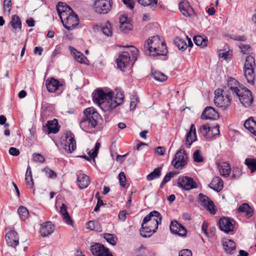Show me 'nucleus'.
Listing matches in <instances>:
<instances>
[{"label":"nucleus","mask_w":256,"mask_h":256,"mask_svg":"<svg viewBox=\"0 0 256 256\" xmlns=\"http://www.w3.org/2000/svg\"><path fill=\"white\" fill-rule=\"evenodd\" d=\"M162 220V216L160 212L156 210L150 212L143 220L140 230V235L144 238H150L156 232Z\"/></svg>","instance_id":"nucleus-1"},{"label":"nucleus","mask_w":256,"mask_h":256,"mask_svg":"<svg viewBox=\"0 0 256 256\" xmlns=\"http://www.w3.org/2000/svg\"><path fill=\"white\" fill-rule=\"evenodd\" d=\"M144 50L147 55L153 58L166 56L168 52L164 41L158 36L148 39L144 44Z\"/></svg>","instance_id":"nucleus-2"},{"label":"nucleus","mask_w":256,"mask_h":256,"mask_svg":"<svg viewBox=\"0 0 256 256\" xmlns=\"http://www.w3.org/2000/svg\"><path fill=\"white\" fill-rule=\"evenodd\" d=\"M84 114V116L80 122V126L84 131L91 132L98 124L99 114L92 107L86 108Z\"/></svg>","instance_id":"nucleus-3"},{"label":"nucleus","mask_w":256,"mask_h":256,"mask_svg":"<svg viewBox=\"0 0 256 256\" xmlns=\"http://www.w3.org/2000/svg\"><path fill=\"white\" fill-rule=\"evenodd\" d=\"M111 98V92H104L102 89L98 88L92 93V100L96 104H98L102 110L105 113L104 116H109V110H105L102 107V104L110 102Z\"/></svg>","instance_id":"nucleus-4"},{"label":"nucleus","mask_w":256,"mask_h":256,"mask_svg":"<svg viewBox=\"0 0 256 256\" xmlns=\"http://www.w3.org/2000/svg\"><path fill=\"white\" fill-rule=\"evenodd\" d=\"M256 68V64L254 58L248 56L246 58L244 64V75L248 82L253 84L255 78L254 68Z\"/></svg>","instance_id":"nucleus-5"},{"label":"nucleus","mask_w":256,"mask_h":256,"mask_svg":"<svg viewBox=\"0 0 256 256\" xmlns=\"http://www.w3.org/2000/svg\"><path fill=\"white\" fill-rule=\"evenodd\" d=\"M214 94V102L216 106L222 110H226L230 106L231 100L224 90H216Z\"/></svg>","instance_id":"nucleus-6"},{"label":"nucleus","mask_w":256,"mask_h":256,"mask_svg":"<svg viewBox=\"0 0 256 256\" xmlns=\"http://www.w3.org/2000/svg\"><path fill=\"white\" fill-rule=\"evenodd\" d=\"M188 156L184 149L178 150L174 158L172 161V165L177 170H180L186 164Z\"/></svg>","instance_id":"nucleus-7"},{"label":"nucleus","mask_w":256,"mask_h":256,"mask_svg":"<svg viewBox=\"0 0 256 256\" xmlns=\"http://www.w3.org/2000/svg\"><path fill=\"white\" fill-rule=\"evenodd\" d=\"M113 98L112 92H111V98L110 102H108L107 103L104 102L102 104V108L105 110H109V116L112 113L113 110L122 103L124 96L122 92L117 93L114 97V100H113Z\"/></svg>","instance_id":"nucleus-8"},{"label":"nucleus","mask_w":256,"mask_h":256,"mask_svg":"<svg viewBox=\"0 0 256 256\" xmlns=\"http://www.w3.org/2000/svg\"><path fill=\"white\" fill-rule=\"evenodd\" d=\"M64 26L68 30H72L78 24L79 19L78 16L74 13L70 12L66 15H64L60 18Z\"/></svg>","instance_id":"nucleus-9"},{"label":"nucleus","mask_w":256,"mask_h":256,"mask_svg":"<svg viewBox=\"0 0 256 256\" xmlns=\"http://www.w3.org/2000/svg\"><path fill=\"white\" fill-rule=\"evenodd\" d=\"M234 96L238 97L242 104L245 107L250 106L253 102L251 92L246 88L242 87L240 88Z\"/></svg>","instance_id":"nucleus-10"},{"label":"nucleus","mask_w":256,"mask_h":256,"mask_svg":"<svg viewBox=\"0 0 256 256\" xmlns=\"http://www.w3.org/2000/svg\"><path fill=\"white\" fill-rule=\"evenodd\" d=\"M234 96L238 97L242 104L245 107L250 106L253 102L251 92L246 88L242 87L240 88Z\"/></svg>","instance_id":"nucleus-11"},{"label":"nucleus","mask_w":256,"mask_h":256,"mask_svg":"<svg viewBox=\"0 0 256 256\" xmlns=\"http://www.w3.org/2000/svg\"><path fill=\"white\" fill-rule=\"evenodd\" d=\"M116 62L118 68L124 72L130 69L132 65L130 54L128 52H123L120 54Z\"/></svg>","instance_id":"nucleus-12"},{"label":"nucleus","mask_w":256,"mask_h":256,"mask_svg":"<svg viewBox=\"0 0 256 256\" xmlns=\"http://www.w3.org/2000/svg\"><path fill=\"white\" fill-rule=\"evenodd\" d=\"M178 186L185 190L197 188L198 186L194 180L188 176H180L178 180Z\"/></svg>","instance_id":"nucleus-13"},{"label":"nucleus","mask_w":256,"mask_h":256,"mask_svg":"<svg viewBox=\"0 0 256 256\" xmlns=\"http://www.w3.org/2000/svg\"><path fill=\"white\" fill-rule=\"evenodd\" d=\"M112 4L111 0H96L94 4V8L98 14H106L111 10Z\"/></svg>","instance_id":"nucleus-14"},{"label":"nucleus","mask_w":256,"mask_h":256,"mask_svg":"<svg viewBox=\"0 0 256 256\" xmlns=\"http://www.w3.org/2000/svg\"><path fill=\"white\" fill-rule=\"evenodd\" d=\"M64 148L68 154L72 153L76 149L74 136L71 132H67L66 133Z\"/></svg>","instance_id":"nucleus-15"},{"label":"nucleus","mask_w":256,"mask_h":256,"mask_svg":"<svg viewBox=\"0 0 256 256\" xmlns=\"http://www.w3.org/2000/svg\"><path fill=\"white\" fill-rule=\"evenodd\" d=\"M199 202L200 205L206 209L211 214H214L216 212L215 206L212 200L208 196L202 194H198Z\"/></svg>","instance_id":"nucleus-16"},{"label":"nucleus","mask_w":256,"mask_h":256,"mask_svg":"<svg viewBox=\"0 0 256 256\" xmlns=\"http://www.w3.org/2000/svg\"><path fill=\"white\" fill-rule=\"evenodd\" d=\"M235 222L228 217H222L219 220L220 230L226 233L232 232L234 228Z\"/></svg>","instance_id":"nucleus-17"},{"label":"nucleus","mask_w":256,"mask_h":256,"mask_svg":"<svg viewBox=\"0 0 256 256\" xmlns=\"http://www.w3.org/2000/svg\"><path fill=\"white\" fill-rule=\"evenodd\" d=\"M90 250L94 256H112L110 252L109 249L105 248L104 245L96 243L90 246Z\"/></svg>","instance_id":"nucleus-18"},{"label":"nucleus","mask_w":256,"mask_h":256,"mask_svg":"<svg viewBox=\"0 0 256 256\" xmlns=\"http://www.w3.org/2000/svg\"><path fill=\"white\" fill-rule=\"evenodd\" d=\"M170 230L172 233L181 236H186L187 233L186 228L176 220L171 222Z\"/></svg>","instance_id":"nucleus-19"},{"label":"nucleus","mask_w":256,"mask_h":256,"mask_svg":"<svg viewBox=\"0 0 256 256\" xmlns=\"http://www.w3.org/2000/svg\"><path fill=\"white\" fill-rule=\"evenodd\" d=\"M219 118L218 112L212 106H207L204 110L201 118L203 120H216Z\"/></svg>","instance_id":"nucleus-20"},{"label":"nucleus","mask_w":256,"mask_h":256,"mask_svg":"<svg viewBox=\"0 0 256 256\" xmlns=\"http://www.w3.org/2000/svg\"><path fill=\"white\" fill-rule=\"evenodd\" d=\"M5 238L8 244L10 246L16 247L19 244L18 234L14 230H10L6 234Z\"/></svg>","instance_id":"nucleus-21"},{"label":"nucleus","mask_w":256,"mask_h":256,"mask_svg":"<svg viewBox=\"0 0 256 256\" xmlns=\"http://www.w3.org/2000/svg\"><path fill=\"white\" fill-rule=\"evenodd\" d=\"M54 228V225L52 222H46L41 224L40 232L42 236L46 237L52 234Z\"/></svg>","instance_id":"nucleus-22"},{"label":"nucleus","mask_w":256,"mask_h":256,"mask_svg":"<svg viewBox=\"0 0 256 256\" xmlns=\"http://www.w3.org/2000/svg\"><path fill=\"white\" fill-rule=\"evenodd\" d=\"M227 84L228 88L231 91L232 93L234 96L242 87L240 84V83L235 78L230 77L228 78Z\"/></svg>","instance_id":"nucleus-23"},{"label":"nucleus","mask_w":256,"mask_h":256,"mask_svg":"<svg viewBox=\"0 0 256 256\" xmlns=\"http://www.w3.org/2000/svg\"><path fill=\"white\" fill-rule=\"evenodd\" d=\"M56 10L60 18H62L64 15H66L70 12H72L73 10L70 7L64 2H59L56 6Z\"/></svg>","instance_id":"nucleus-24"},{"label":"nucleus","mask_w":256,"mask_h":256,"mask_svg":"<svg viewBox=\"0 0 256 256\" xmlns=\"http://www.w3.org/2000/svg\"><path fill=\"white\" fill-rule=\"evenodd\" d=\"M46 128V131L48 134L52 133H58L60 128V126L58 124V122L56 119H54L52 120H48L45 127Z\"/></svg>","instance_id":"nucleus-25"},{"label":"nucleus","mask_w":256,"mask_h":256,"mask_svg":"<svg viewBox=\"0 0 256 256\" xmlns=\"http://www.w3.org/2000/svg\"><path fill=\"white\" fill-rule=\"evenodd\" d=\"M76 181L78 185L81 189L86 188L90 182L89 177L84 174H78Z\"/></svg>","instance_id":"nucleus-26"},{"label":"nucleus","mask_w":256,"mask_h":256,"mask_svg":"<svg viewBox=\"0 0 256 256\" xmlns=\"http://www.w3.org/2000/svg\"><path fill=\"white\" fill-rule=\"evenodd\" d=\"M46 84L47 90L50 92H55L61 86L59 81L54 78L47 80Z\"/></svg>","instance_id":"nucleus-27"},{"label":"nucleus","mask_w":256,"mask_h":256,"mask_svg":"<svg viewBox=\"0 0 256 256\" xmlns=\"http://www.w3.org/2000/svg\"><path fill=\"white\" fill-rule=\"evenodd\" d=\"M222 243L223 247L227 253L232 254L234 252L236 244L232 240L225 239L222 240Z\"/></svg>","instance_id":"nucleus-28"},{"label":"nucleus","mask_w":256,"mask_h":256,"mask_svg":"<svg viewBox=\"0 0 256 256\" xmlns=\"http://www.w3.org/2000/svg\"><path fill=\"white\" fill-rule=\"evenodd\" d=\"M120 30L124 32H127L132 28V25L126 16H122L120 18Z\"/></svg>","instance_id":"nucleus-29"},{"label":"nucleus","mask_w":256,"mask_h":256,"mask_svg":"<svg viewBox=\"0 0 256 256\" xmlns=\"http://www.w3.org/2000/svg\"><path fill=\"white\" fill-rule=\"evenodd\" d=\"M209 187L214 190L219 192L223 188V182L220 177H214L210 184Z\"/></svg>","instance_id":"nucleus-30"},{"label":"nucleus","mask_w":256,"mask_h":256,"mask_svg":"<svg viewBox=\"0 0 256 256\" xmlns=\"http://www.w3.org/2000/svg\"><path fill=\"white\" fill-rule=\"evenodd\" d=\"M196 140V128L194 124L190 125V131L186 134V144L190 146Z\"/></svg>","instance_id":"nucleus-31"},{"label":"nucleus","mask_w":256,"mask_h":256,"mask_svg":"<svg viewBox=\"0 0 256 256\" xmlns=\"http://www.w3.org/2000/svg\"><path fill=\"white\" fill-rule=\"evenodd\" d=\"M238 212L244 213L246 218H249L253 215L252 208L246 203L241 204L238 208Z\"/></svg>","instance_id":"nucleus-32"},{"label":"nucleus","mask_w":256,"mask_h":256,"mask_svg":"<svg viewBox=\"0 0 256 256\" xmlns=\"http://www.w3.org/2000/svg\"><path fill=\"white\" fill-rule=\"evenodd\" d=\"M244 126L246 129L256 136V122L253 118H250L247 120L244 123Z\"/></svg>","instance_id":"nucleus-33"},{"label":"nucleus","mask_w":256,"mask_h":256,"mask_svg":"<svg viewBox=\"0 0 256 256\" xmlns=\"http://www.w3.org/2000/svg\"><path fill=\"white\" fill-rule=\"evenodd\" d=\"M189 3L186 1H181L179 4V9L182 15L186 17L190 16L188 10L190 8Z\"/></svg>","instance_id":"nucleus-34"},{"label":"nucleus","mask_w":256,"mask_h":256,"mask_svg":"<svg viewBox=\"0 0 256 256\" xmlns=\"http://www.w3.org/2000/svg\"><path fill=\"white\" fill-rule=\"evenodd\" d=\"M219 170L222 176L228 177L231 172L230 166L228 162H224L220 166Z\"/></svg>","instance_id":"nucleus-35"},{"label":"nucleus","mask_w":256,"mask_h":256,"mask_svg":"<svg viewBox=\"0 0 256 256\" xmlns=\"http://www.w3.org/2000/svg\"><path fill=\"white\" fill-rule=\"evenodd\" d=\"M174 44L180 50L182 51L186 50L188 48L186 41L179 37L174 38Z\"/></svg>","instance_id":"nucleus-36"},{"label":"nucleus","mask_w":256,"mask_h":256,"mask_svg":"<svg viewBox=\"0 0 256 256\" xmlns=\"http://www.w3.org/2000/svg\"><path fill=\"white\" fill-rule=\"evenodd\" d=\"M244 164L250 170L251 173H253L256 170V158H246L245 160Z\"/></svg>","instance_id":"nucleus-37"},{"label":"nucleus","mask_w":256,"mask_h":256,"mask_svg":"<svg viewBox=\"0 0 256 256\" xmlns=\"http://www.w3.org/2000/svg\"><path fill=\"white\" fill-rule=\"evenodd\" d=\"M10 24L14 28H18L20 30L22 28V22L20 17L17 15H14L11 20Z\"/></svg>","instance_id":"nucleus-38"},{"label":"nucleus","mask_w":256,"mask_h":256,"mask_svg":"<svg viewBox=\"0 0 256 256\" xmlns=\"http://www.w3.org/2000/svg\"><path fill=\"white\" fill-rule=\"evenodd\" d=\"M152 76L155 80L162 82L167 79V76L163 73L158 71H154L152 72Z\"/></svg>","instance_id":"nucleus-39"},{"label":"nucleus","mask_w":256,"mask_h":256,"mask_svg":"<svg viewBox=\"0 0 256 256\" xmlns=\"http://www.w3.org/2000/svg\"><path fill=\"white\" fill-rule=\"evenodd\" d=\"M161 168H156L153 172L146 176L147 180L150 181L159 178L161 174Z\"/></svg>","instance_id":"nucleus-40"},{"label":"nucleus","mask_w":256,"mask_h":256,"mask_svg":"<svg viewBox=\"0 0 256 256\" xmlns=\"http://www.w3.org/2000/svg\"><path fill=\"white\" fill-rule=\"evenodd\" d=\"M102 31L106 36H112V24L110 22H106L102 28Z\"/></svg>","instance_id":"nucleus-41"},{"label":"nucleus","mask_w":256,"mask_h":256,"mask_svg":"<svg viewBox=\"0 0 256 256\" xmlns=\"http://www.w3.org/2000/svg\"><path fill=\"white\" fill-rule=\"evenodd\" d=\"M194 41L195 44L202 47L206 46L208 44V40L200 36H196L194 38Z\"/></svg>","instance_id":"nucleus-42"},{"label":"nucleus","mask_w":256,"mask_h":256,"mask_svg":"<svg viewBox=\"0 0 256 256\" xmlns=\"http://www.w3.org/2000/svg\"><path fill=\"white\" fill-rule=\"evenodd\" d=\"M18 212L22 220H24L28 216L29 213L28 209L23 206H20L18 210Z\"/></svg>","instance_id":"nucleus-43"},{"label":"nucleus","mask_w":256,"mask_h":256,"mask_svg":"<svg viewBox=\"0 0 256 256\" xmlns=\"http://www.w3.org/2000/svg\"><path fill=\"white\" fill-rule=\"evenodd\" d=\"M104 238L107 242L112 246H115L116 244L117 238L116 236L113 234H106L104 235Z\"/></svg>","instance_id":"nucleus-44"},{"label":"nucleus","mask_w":256,"mask_h":256,"mask_svg":"<svg viewBox=\"0 0 256 256\" xmlns=\"http://www.w3.org/2000/svg\"><path fill=\"white\" fill-rule=\"evenodd\" d=\"M100 144L98 142H96L95 144L94 148L92 150V152H88V155L90 157V158L94 160L95 158H96L98 156V150L100 148Z\"/></svg>","instance_id":"nucleus-45"},{"label":"nucleus","mask_w":256,"mask_h":256,"mask_svg":"<svg viewBox=\"0 0 256 256\" xmlns=\"http://www.w3.org/2000/svg\"><path fill=\"white\" fill-rule=\"evenodd\" d=\"M200 132L204 137H207L208 133L210 132V128L208 125L204 124L200 127Z\"/></svg>","instance_id":"nucleus-46"},{"label":"nucleus","mask_w":256,"mask_h":256,"mask_svg":"<svg viewBox=\"0 0 256 256\" xmlns=\"http://www.w3.org/2000/svg\"><path fill=\"white\" fill-rule=\"evenodd\" d=\"M126 46L130 48V52L132 53V58L134 60V62H135L138 58V50L134 46Z\"/></svg>","instance_id":"nucleus-47"},{"label":"nucleus","mask_w":256,"mask_h":256,"mask_svg":"<svg viewBox=\"0 0 256 256\" xmlns=\"http://www.w3.org/2000/svg\"><path fill=\"white\" fill-rule=\"evenodd\" d=\"M242 170L238 168H234L232 169V177L234 179L238 178L242 175Z\"/></svg>","instance_id":"nucleus-48"},{"label":"nucleus","mask_w":256,"mask_h":256,"mask_svg":"<svg viewBox=\"0 0 256 256\" xmlns=\"http://www.w3.org/2000/svg\"><path fill=\"white\" fill-rule=\"evenodd\" d=\"M193 158L194 161L197 162H202L204 160V158L200 154V152L199 150H196L194 152Z\"/></svg>","instance_id":"nucleus-49"},{"label":"nucleus","mask_w":256,"mask_h":256,"mask_svg":"<svg viewBox=\"0 0 256 256\" xmlns=\"http://www.w3.org/2000/svg\"><path fill=\"white\" fill-rule=\"evenodd\" d=\"M43 172H44L48 177L50 178H55L57 176L56 172L48 168H44Z\"/></svg>","instance_id":"nucleus-50"},{"label":"nucleus","mask_w":256,"mask_h":256,"mask_svg":"<svg viewBox=\"0 0 256 256\" xmlns=\"http://www.w3.org/2000/svg\"><path fill=\"white\" fill-rule=\"evenodd\" d=\"M75 60L81 64H85L86 58L81 52H78L74 56Z\"/></svg>","instance_id":"nucleus-51"},{"label":"nucleus","mask_w":256,"mask_h":256,"mask_svg":"<svg viewBox=\"0 0 256 256\" xmlns=\"http://www.w3.org/2000/svg\"><path fill=\"white\" fill-rule=\"evenodd\" d=\"M130 108L131 110H134L139 102V100L137 96H132L130 98Z\"/></svg>","instance_id":"nucleus-52"},{"label":"nucleus","mask_w":256,"mask_h":256,"mask_svg":"<svg viewBox=\"0 0 256 256\" xmlns=\"http://www.w3.org/2000/svg\"><path fill=\"white\" fill-rule=\"evenodd\" d=\"M144 2H146L148 4L142 5L144 6H150V8L154 10L157 6L158 0H144Z\"/></svg>","instance_id":"nucleus-53"},{"label":"nucleus","mask_w":256,"mask_h":256,"mask_svg":"<svg viewBox=\"0 0 256 256\" xmlns=\"http://www.w3.org/2000/svg\"><path fill=\"white\" fill-rule=\"evenodd\" d=\"M118 178L120 181V184L121 186L124 187L126 186V177L125 174L122 172L119 174Z\"/></svg>","instance_id":"nucleus-54"},{"label":"nucleus","mask_w":256,"mask_h":256,"mask_svg":"<svg viewBox=\"0 0 256 256\" xmlns=\"http://www.w3.org/2000/svg\"><path fill=\"white\" fill-rule=\"evenodd\" d=\"M33 159L36 162L43 163L45 161L44 158L40 154H33Z\"/></svg>","instance_id":"nucleus-55"},{"label":"nucleus","mask_w":256,"mask_h":256,"mask_svg":"<svg viewBox=\"0 0 256 256\" xmlns=\"http://www.w3.org/2000/svg\"><path fill=\"white\" fill-rule=\"evenodd\" d=\"M12 6L11 0H4V8L6 11L10 12L12 9Z\"/></svg>","instance_id":"nucleus-56"},{"label":"nucleus","mask_w":256,"mask_h":256,"mask_svg":"<svg viewBox=\"0 0 256 256\" xmlns=\"http://www.w3.org/2000/svg\"><path fill=\"white\" fill-rule=\"evenodd\" d=\"M98 224H99L98 222L90 220L87 222L86 226L88 229H90V230H94L95 229L96 226H98Z\"/></svg>","instance_id":"nucleus-57"},{"label":"nucleus","mask_w":256,"mask_h":256,"mask_svg":"<svg viewBox=\"0 0 256 256\" xmlns=\"http://www.w3.org/2000/svg\"><path fill=\"white\" fill-rule=\"evenodd\" d=\"M174 175V174L172 172L167 173L162 180V184H165L166 183L169 182L171 178Z\"/></svg>","instance_id":"nucleus-58"},{"label":"nucleus","mask_w":256,"mask_h":256,"mask_svg":"<svg viewBox=\"0 0 256 256\" xmlns=\"http://www.w3.org/2000/svg\"><path fill=\"white\" fill-rule=\"evenodd\" d=\"M178 256H192V252L188 249H184L179 252Z\"/></svg>","instance_id":"nucleus-59"},{"label":"nucleus","mask_w":256,"mask_h":256,"mask_svg":"<svg viewBox=\"0 0 256 256\" xmlns=\"http://www.w3.org/2000/svg\"><path fill=\"white\" fill-rule=\"evenodd\" d=\"M64 220L68 224L72 225V220L68 213L62 216Z\"/></svg>","instance_id":"nucleus-60"},{"label":"nucleus","mask_w":256,"mask_h":256,"mask_svg":"<svg viewBox=\"0 0 256 256\" xmlns=\"http://www.w3.org/2000/svg\"><path fill=\"white\" fill-rule=\"evenodd\" d=\"M20 150L14 147H12L9 149V154L13 156H18L20 154Z\"/></svg>","instance_id":"nucleus-61"},{"label":"nucleus","mask_w":256,"mask_h":256,"mask_svg":"<svg viewBox=\"0 0 256 256\" xmlns=\"http://www.w3.org/2000/svg\"><path fill=\"white\" fill-rule=\"evenodd\" d=\"M240 48L242 52L246 54L247 52H249L250 47L249 45L242 44L240 46Z\"/></svg>","instance_id":"nucleus-62"},{"label":"nucleus","mask_w":256,"mask_h":256,"mask_svg":"<svg viewBox=\"0 0 256 256\" xmlns=\"http://www.w3.org/2000/svg\"><path fill=\"white\" fill-rule=\"evenodd\" d=\"M124 4L130 10H132L134 8V4L133 0H122Z\"/></svg>","instance_id":"nucleus-63"},{"label":"nucleus","mask_w":256,"mask_h":256,"mask_svg":"<svg viewBox=\"0 0 256 256\" xmlns=\"http://www.w3.org/2000/svg\"><path fill=\"white\" fill-rule=\"evenodd\" d=\"M210 131L212 132V134L214 136L219 134V126L216 125V126H212V128H210Z\"/></svg>","instance_id":"nucleus-64"}]
</instances>
